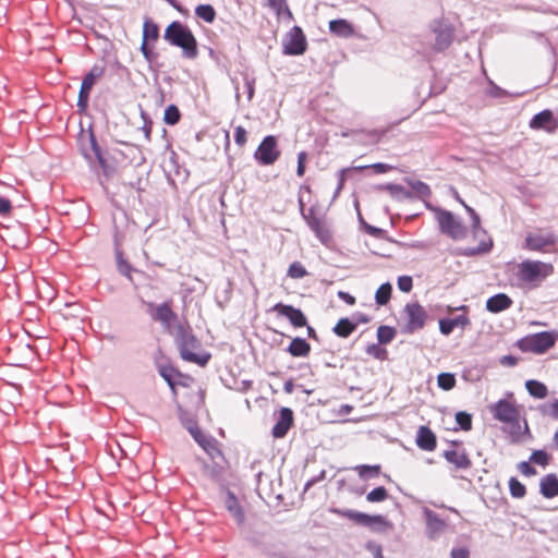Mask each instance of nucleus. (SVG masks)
Wrapping results in <instances>:
<instances>
[{
  "label": "nucleus",
  "instance_id": "f257e3e1",
  "mask_svg": "<svg viewBox=\"0 0 558 558\" xmlns=\"http://www.w3.org/2000/svg\"><path fill=\"white\" fill-rule=\"evenodd\" d=\"M488 410L496 421L506 425L504 430L512 442L520 441L523 435H530L527 422L524 418L523 425L521 424L520 411L513 401L500 399L489 404Z\"/></svg>",
  "mask_w": 558,
  "mask_h": 558
},
{
  "label": "nucleus",
  "instance_id": "f03ea898",
  "mask_svg": "<svg viewBox=\"0 0 558 558\" xmlns=\"http://www.w3.org/2000/svg\"><path fill=\"white\" fill-rule=\"evenodd\" d=\"M172 333L179 348L180 355L184 361L195 363L199 366H205L208 363L210 354L206 352H196V350L201 348V342L193 335L189 325L179 323Z\"/></svg>",
  "mask_w": 558,
  "mask_h": 558
},
{
  "label": "nucleus",
  "instance_id": "7ed1b4c3",
  "mask_svg": "<svg viewBox=\"0 0 558 558\" xmlns=\"http://www.w3.org/2000/svg\"><path fill=\"white\" fill-rule=\"evenodd\" d=\"M165 39L171 45L183 49L187 58H195L197 54V45L192 32L180 22H172L165 32Z\"/></svg>",
  "mask_w": 558,
  "mask_h": 558
},
{
  "label": "nucleus",
  "instance_id": "20e7f679",
  "mask_svg": "<svg viewBox=\"0 0 558 558\" xmlns=\"http://www.w3.org/2000/svg\"><path fill=\"white\" fill-rule=\"evenodd\" d=\"M558 333L554 331H541L527 335L517 342V347L522 352H531L534 354H543L554 347Z\"/></svg>",
  "mask_w": 558,
  "mask_h": 558
},
{
  "label": "nucleus",
  "instance_id": "39448f33",
  "mask_svg": "<svg viewBox=\"0 0 558 558\" xmlns=\"http://www.w3.org/2000/svg\"><path fill=\"white\" fill-rule=\"evenodd\" d=\"M553 270L550 264L539 260H523L518 266V278L524 283H532L546 278Z\"/></svg>",
  "mask_w": 558,
  "mask_h": 558
},
{
  "label": "nucleus",
  "instance_id": "423d86ee",
  "mask_svg": "<svg viewBox=\"0 0 558 558\" xmlns=\"http://www.w3.org/2000/svg\"><path fill=\"white\" fill-rule=\"evenodd\" d=\"M402 314L405 320V324L402 327V332L413 333L414 331L424 328L427 319V313L417 302L405 304Z\"/></svg>",
  "mask_w": 558,
  "mask_h": 558
},
{
  "label": "nucleus",
  "instance_id": "0eeeda50",
  "mask_svg": "<svg viewBox=\"0 0 558 558\" xmlns=\"http://www.w3.org/2000/svg\"><path fill=\"white\" fill-rule=\"evenodd\" d=\"M440 232L453 240L466 236V227L451 211L439 210L437 215Z\"/></svg>",
  "mask_w": 558,
  "mask_h": 558
},
{
  "label": "nucleus",
  "instance_id": "6e6552de",
  "mask_svg": "<svg viewBox=\"0 0 558 558\" xmlns=\"http://www.w3.org/2000/svg\"><path fill=\"white\" fill-rule=\"evenodd\" d=\"M146 306L147 313L151 319L159 322L166 330L172 332L171 328L173 323L178 319V315L172 311L170 303L163 302L156 305L153 302H148Z\"/></svg>",
  "mask_w": 558,
  "mask_h": 558
},
{
  "label": "nucleus",
  "instance_id": "1a4fd4ad",
  "mask_svg": "<svg viewBox=\"0 0 558 558\" xmlns=\"http://www.w3.org/2000/svg\"><path fill=\"white\" fill-rule=\"evenodd\" d=\"M280 151L277 147V138L274 135H267L258 145L254 157L263 166H269L277 161Z\"/></svg>",
  "mask_w": 558,
  "mask_h": 558
},
{
  "label": "nucleus",
  "instance_id": "9d476101",
  "mask_svg": "<svg viewBox=\"0 0 558 558\" xmlns=\"http://www.w3.org/2000/svg\"><path fill=\"white\" fill-rule=\"evenodd\" d=\"M306 50V38L299 26H294L287 35L283 43V53L300 56Z\"/></svg>",
  "mask_w": 558,
  "mask_h": 558
},
{
  "label": "nucleus",
  "instance_id": "9b49d317",
  "mask_svg": "<svg viewBox=\"0 0 558 558\" xmlns=\"http://www.w3.org/2000/svg\"><path fill=\"white\" fill-rule=\"evenodd\" d=\"M102 74V69L94 66L83 78L77 98L80 111H85L88 106L89 93L98 77Z\"/></svg>",
  "mask_w": 558,
  "mask_h": 558
},
{
  "label": "nucleus",
  "instance_id": "f8f14e48",
  "mask_svg": "<svg viewBox=\"0 0 558 558\" xmlns=\"http://www.w3.org/2000/svg\"><path fill=\"white\" fill-rule=\"evenodd\" d=\"M303 219L322 243L326 244L331 239L329 230L325 227L323 219L316 215L314 207H311L307 213H303Z\"/></svg>",
  "mask_w": 558,
  "mask_h": 558
},
{
  "label": "nucleus",
  "instance_id": "ddd939ff",
  "mask_svg": "<svg viewBox=\"0 0 558 558\" xmlns=\"http://www.w3.org/2000/svg\"><path fill=\"white\" fill-rule=\"evenodd\" d=\"M422 512L426 522V535L430 539L439 537V535L446 530V522L433 510L427 507H423Z\"/></svg>",
  "mask_w": 558,
  "mask_h": 558
},
{
  "label": "nucleus",
  "instance_id": "4468645a",
  "mask_svg": "<svg viewBox=\"0 0 558 558\" xmlns=\"http://www.w3.org/2000/svg\"><path fill=\"white\" fill-rule=\"evenodd\" d=\"M272 311L280 316L288 318L291 325L296 328L306 326L307 324L303 312L300 308L293 307L292 305L277 303L274 305Z\"/></svg>",
  "mask_w": 558,
  "mask_h": 558
},
{
  "label": "nucleus",
  "instance_id": "2eb2a0df",
  "mask_svg": "<svg viewBox=\"0 0 558 558\" xmlns=\"http://www.w3.org/2000/svg\"><path fill=\"white\" fill-rule=\"evenodd\" d=\"M530 128L554 132L558 128V117L554 116L549 109H545L532 118Z\"/></svg>",
  "mask_w": 558,
  "mask_h": 558
},
{
  "label": "nucleus",
  "instance_id": "dca6fc26",
  "mask_svg": "<svg viewBox=\"0 0 558 558\" xmlns=\"http://www.w3.org/2000/svg\"><path fill=\"white\" fill-rule=\"evenodd\" d=\"M190 434L195 441L211 457L215 458L221 452L217 447V441L214 437L205 435L198 426L189 427Z\"/></svg>",
  "mask_w": 558,
  "mask_h": 558
},
{
  "label": "nucleus",
  "instance_id": "f3484780",
  "mask_svg": "<svg viewBox=\"0 0 558 558\" xmlns=\"http://www.w3.org/2000/svg\"><path fill=\"white\" fill-rule=\"evenodd\" d=\"M436 26L434 27V32L436 33L435 40V49L438 51H442L447 49L452 41L453 38V28L441 21L435 22Z\"/></svg>",
  "mask_w": 558,
  "mask_h": 558
},
{
  "label": "nucleus",
  "instance_id": "a211bd4d",
  "mask_svg": "<svg viewBox=\"0 0 558 558\" xmlns=\"http://www.w3.org/2000/svg\"><path fill=\"white\" fill-rule=\"evenodd\" d=\"M556 236L550 233H529L525 238V247L531 251H544L545 247L555 244Z\"/></svg>",
  "mask_w": 558,
  "mask_h": 558
},
{
  "label": "nucleus",
  "instance_id": "6ab92c4d",
  "mask_svg": "<svg viewBox=\"0 0 558 558\" xmlns=\"http://www.w3.org/2000/svg\"><path fill=\"white\" fill-rule=\"evenodd\" d=\"M293 423V412L289 408H282L279 417L272 427L271 434L275 438H282L287 435L288 430Z\"/></svg>",
  "mask_w": 558,
  "mask_h": 558
},
{
  "label": "nucleus",
  "instance_id": "aec40b11",
  "mask_svg": "<svg viewBox=\"0 0 558 558\" xmlns=\"http://www.w3.org/2000/svg\"><path fill=\"white\" fill-rule=\"evenodd\" d=\"M335 512L364 526H371L375 523L383 522L381 515H369L354 510H335Z\"/></svg>",
  "mask_w": 558,
  "mask_h": 558
},
{
  "label": "nucleus",
  "instance_id": "412c9836",
  "mask_svg": "<svg viewBox=\"0 0 558 558\" xmlns=\"http://www.w3.org/2000/svg\"><path fill=\"white\" fill-rule=\"evenodd\" d=\"M415 444L422 450L433 451L437 446L436 436L429 427L420 426L416 434Z\"/></svg>",
  "mask_w": 558,
  "mask_h": 558
},
{
  "label": "nucleus",
  "instance_id": "4be33fe9",
  "mask_svg": "<svg viewBox=\"0 0 558 558\" xmlns=\"http://www.w3.org/2000/svg\"><path fill=\"white\" fill-rule=\"evenodd\" d=\"M512 303V300L507 294L498 293L486 301V310L490 313L497 314L508 310Z\"/></svg>",
  "mask_w": 558,
  "mask_h": 558
},
{
  "label": "nucleus",
  "instance_id": "5701e85b",
  "mask_svg": "<svg viewBox=\"0 0 558 558\" xmlns=\"http://www.w3.org/2000/svg\"><path fill=\"white\" fill-rule=\"evenodd\" d=\"M470 324L466 315H458L453 318H442L439 320V330L442 335H450L456 327L465 328Z\"/></svg>",
  "mask_w": 558,
  "mask_h": 558
},
{
  "label": "nucleus",
  "instance_id": "b1692460",
  "mask_svg": "<svg viewBox=\"0 0 558 558\" xmlns=\"http://www.w3.org/2000/svg\"><path fill=\"white\" fill-rule=\"evenodd\" d=\"M445 459L453 464L457 469L466 470L471 466V461L464 449L462 450H446L444 452Z\"/></svg>",
  "mask_w": 558,
  "mask_h": 558
},
{
  "label": "nucleus",
  "instance_id": "393cba45",
  "mask_svg": "<svg viewBox=\"0 0 558 558\" xmlns=\"http://www.w3.org/2000/svg\"><path fill=\"white\" fill-rule=\"evenodd\" d=\"M329 31L331 34L341 38H349L354 34L352 24L343 19L330 21Z\"/></svg>",
  "mask_w": 558,
  "mask_h": 558
},
{
  "label": "nucleus",
  "instance_id": "a878e982",
  "mask_svg": "<svg viewBox=\"0 0 558 558\" xmlns=\"http://www.w3.org/2000/svg\"><path fill=\"white\" fill-rule=\"evenodd\" d=\"M541 494L545 498H554L558 495V477L555 474H547L541 480Z\"/></svg>",
  "mask_w": 558,
  "mask_h": 558
},
{
  "label": "nucleus",
  "instance_id": "bb28decb",
  "mask_svg": "<svg viewBox=\"0 0 558 558\" xmlns=\"http://www.w3.org/2000/svg\"><path fill=\"white\" fill-rule=\"evenodd\" d=\"M287 350L292 356L304 357L310 354L311 345L305 339L296 337L292 339Z\"/></svg>",
  "mask_w": 558,
  "mask_h": 558
},
{
  "label": "nucleus",
  "instance_id": "cd10ccee",
  "mask_svg": "<svg viewBox=\"0 0 558 558\" xmlns=\"http://www.w3.org/2000/svg\"><path fill=\"white\" fill-rule=\"evenodd\" d=\"M407 182L411 187L412 198L426 199L432 195L430 187L425 182L420 180H408Z\"/></svg>",
  "mask_w": 558,
  "mask_h": 558
},
{
  "label": "nucleus",
  "instance_id": "c85d7f7f",
  "mask_svg": "<svg viewBox=\"0 0 558 558\" xmlns=\"http://www.w3.org/2000/svg\"><path fill=\"white\" fill-rule=\"evenodd\" d=\"M226 507L239 524L243 523L244 513H243L242 508L239 505L236 498L231 493H229L227 496Z\"/></svg>",
  "mask_w": 558,
  "mask_h": 558
},
{
  "label": "nucleus",
  "instance_id": "c756f323",
  "mask_svg": "<svg viewBox=\"0 0 558 558\" xmlns=\"http://www.w3.org/2000/svg\"><path fill=\"white\" fill-rule=\"evenodd\" d=\"M525 388L532 397L537 399H544L547 397L548 393L546 385L535 379L526 380Z\"/></svg>",
  "mask_w": 558,
  "mask_h": 558
},
{
  "label": "nucleus",
  "instance_id": "7c9ffc66",
  "mask_svg": "<svg viewBox=\"0 0 558 558\" xmlns=\"http://www.w3.org/2000/svg\"><path fill=\"white\" fill-rule=\"evenodd\" d=\"M384 190L388 191L392 198L397 201L412 199V193L404 189L400 184H387L383 186Z\"/></svg>",
  "mask_w": 558,
  "mask_h": 558
},
{
  "label": "nucleus",
  "instance_id": "2f4dec72",
  "mask_svg": "<svg viewBox=\"0 0 558 558\" xmlns=\"http://www.w3.org/2000/svg\"><path fill=\"white\" fill-rule=\"evenodd\" d=\"M356 328V324L348 318H341L333 327V332L342 338L349 337Z\"/></svg>",
  "mask_w": 558,
  "mask_h": 558
},
{
  "label": "nucleus",
  "instance_id": "473e14b6",
  "mask_svg": "<svg viewBox=\"0 0 558 558\" xmlns=\"http://www.w3.org/2000/svg\"><path fill=\"white\" fill-rule=\"evenodd\" d=\"M195 14L206 23H213L216 17V11L210 4H199L195 8Z\"/></svg>",
  "mask_w": 558,
  "mask_h": 558
},
{
  "label": "nucleus",
  "instance_id": "72a5a7b5",
  "mask_svg": "<svg viewBox=\"0 0 558 558\" xmlns=\"http://www.w3.org/2000/svg\"><path fill=\"white\" fill-rule=\"evenodd\" d=\"M392 287L389 282L383 283L375 293V301L378 305H386L391 296Z\"/></svg>",
  "mask_w": 558,
  "mask_h": 558
},
{
  "label": "nucleus",
  "instance_id": "f704fd0d",
  "mask_svg": "<svg viewBox=\"0 0 558 558\" xmlns=\"http://www.w3.org/2000/svg\"><path fill=\"white\" fill-rule=\"evenodd\" d=\"M466 213L470 215L472 220V232L474 236H478L480 233H485V231L481 228V219L477 213L470 206H468L463 201H460Z\"/></svg>",
  "mask_w": 558,
  "mask_h": 558
},
{
  "label": "nucleus",
  "instance_id": "c9c22d12",
  "mask_svg": "<svg viewBox=\"0 0 558 558\" xmlns=\"http://www.w3.org/2000/svg\"><path fill=\"white\" fill-rule=\"evenodd\" d=\"M396 330L389 326H379L377 329V339L380 344H387L393 340Z\"/></svg>",
  "mask_w": 558,
  "mask_h": 558
},
{
  "label": "nucleus",
  "instance_id": "e433bc0d",
  "mask_svg": "<svg viewBox=\"0 0 558 558\" xmlns=\"http://www.w3.org/2000/svg\"><path fill=\"white\" fill-rule=\"evenodd\" d=\"M181 113L175 105H169L163 114V121L168 125H174L180 121Z\"/></svg>",
  "mask_w": 558,
  "mask_h": 558
},
{
  "label": "nucleus",
  "instance_id": "4c0bfd02",
  "mask_svg": "<svg viewBox=\"0 0 558 558\" xmlns=\"http://www.w3.org/2000/svg\"><path fill=\"white\" fill-rule=\"evenodd\" d=\"M387 498L388 492L384 486L376 487L366 495V500L369 502H380Z\"/></svg>",
  "mask_w": 558,
  "mask_h": 558
},
{
  "label": "nucleus",
  "instance_id": "58836bf2",
  "mask_svg": "<svg viewBox=\"0 0 558 558\" xmlns=\"http://www.w3.org/2000/svg\"><path fill=\"white\" fill-rule=\"evenodd\" d=\"M438 386L444 390H450L456 385V377L451 373H441L437 377Z\"/></svg>",
  "mask_w": 558,
  "mask_h": 558
},
{
  "label": "nucleus",
  "instance_id": "ea45409f",
  "mask_svg": "<svg viewBox=\"0 0 558 558\" xmlns=\"http://www.w3.org/2000/svg\"><path fill=\"white\" fill-rule=\"evenodd\" d=\"M510 494L514 498H522L526 494L525 486L520 483L515 477L509 480Z\"/></svg>",
  "mask_w": 558,
  "mask_h": 558
},
{
  "label": "nucleus",
  "instance_id": "a19ab883",
  "mask_svg": "<svg viewBox=\"0 0 558 558\" xmlns=\"http://www.w3.org/2000/svg\"><path fill=\"white\" fill-rule=\"evenodd\" d=\"M543 415H549L558 421V399H554L549 404H542L538 407Z\"/></svg>",
  "mask_w": 558,
  "mask_h": 558
},
{
  "label": "nucleus",
  "instance_id": "79ce46f5",
  "mask_svg": "<svg viewBox=\"0 0 558 558\" xmlns=\"http://www.w3.org/2000/svg\"><path fill=\"white\" fill-rule=\"evenodd\" d=\"M287 274L290 278L301 279L306 276L307 271L300 262H294L289 266Z\"/></svg>",
  "mask_w": 558,
  "mask_h": 558
},
{
  "label": "nucleus",
  "instance_id": "37998d69",
  "mask_svg": "<svg viewBox=\"0 0 558 558\" xmlns=\"http://www.w3.org/2000/svg\"><path fill=\"white\" fill-rule=\"evenodd\" d=\"M366 353L380 361L386 360L388 354L387 350L381 348L379 343L368 344L366 348Z\"/></svg>",
  "mask_w": 558,
  "mask_h": 558
},
{
  "label": "nucleus",
  "instance_id": "c03bdc74",
  "mask_svg": "<svg viewBox=\"0 0 558 558\" xmlns=\"http://www.w3.org/2000/svg\"><path fill=\"white\" fill-rule=\"evenodd\" d=\"M456 422L463 430H470L472 428V416L466 412H458L456 414Z\"/></svg>",
  "mask_w": 558,
  "mask_h": 558
},
{
  "label": "nucleus",
  "instance_id": "a18cd8bd",
  "mask_svg": "<svg viewBox=\"0 0 558 558\" xmlns=\"http://www.w3.org/2000/svg\"><path fill=\"white\" fill-rule=\"evenodd\" d=\"M160 376L168 383V385L173 388L174 386V378L178 375L177 369H174L171 366H162L159 369Z\"/></svg>",
  "mask_w": 558,
  "mask_h": 558
},
{
  "label": "nucleus",
  "instance_id": "49530a36",
  "mask_svg": "<svg viewBox=\"0 0 558 558\" xmlns=\"http://www.w3.org/2000/svg\"><path fill=\"white\" fill-rule=\"evenodd\" d=\"M158 37V27L149 22H145L144 24V39H157Z\"/></svg>",
  "mask_w": 558,
  "mask_h": 558
},
{
  "label": "nucleus",
  "instance_id": "de8ad7c7",
  "mask_svg": "<svg viewBox=\"0 0 558 558\" xmlns=\"http://www.w3.org/2000/svg\"><path fill=\"white\" fill-rule=\"evenodd\" d=\"M534 463L545 466L548 463V454L544 450H535L530 458Z\"/></svg>",
  "mask_w": 558,
  "mask_h": 558
},
{
  "label": "nucleus",
  "instance_id": "09e8293b",
  "mask_svg": "<svg viewBox=\"0 0 558 558\" xmlns=\"http://www.w3.org/2000/svg\"><path fill=\"white\" fill-rule=\"evenodd\" d=\"M398 288L402 292H410L413 287V280L410 276H400L398 278Z\"/></svg>",
  "mask_w": 558,
  "mask_h": 558
},
{
  "label": "nucleus",
  "instance_id": "8fccbe9b",
  "mask_svg": "<svg viewBox=\"0 0 558 558\" xmlns=\"http://www.w3.org/2000/svg\"><path fill=\"white\" fill-rule=\"evenodd\" d=\"M492 246H493V242L490 239H488L487 241H481L480 245L475 248H471L468 254L476 255L480 253H487L490 251Z\"/></svg>",
  "mask_w": 558,
  "mask_h": 558
},
{
  "label": "nucleus",
  "instance_id": "3c124183",
  "mask_svg": "<svg viewBox=\"0 0 558 558\" xmlns=\"http://www.w3.org/2000/svg\"><path fill=\"white\" fill-rule=\"evenodd\" d=\"M379 465H361L359 468V474L361 477H368L379 473Z\"/></svg>",
  "mask_w": 558,
  "mask_h": 558
},
{
  "label": "nucleus",
  "instance_id": "603ef678",
  "mask_svg": "<svg viewBox=\"0 0 558 558\" xmlns=\"http://www.w3.org/2000/svg\"><path fill=\"white\" fill-rule=\"evenodd\" d=\"M90 141H92L93 150L95 153V156H96L98 162L102 167L104 171L107 172L106 160L104 159L101 150H100L99 146L97 145L96 140L94 138V136H92Z\"/></svg>",
  "mask_w": 558,
  "mask_h": 558
},
{
  "label": "nucleus",
  "instance_id": "864d4df0",
  "mask_svg": "<svg viewBox=\"0 0 558 558\" xmlns=\"http://www.w3.org/2000/svg\"><path fill=\"white\" fill-rule=\"evenodd\" d=\"M246 130L243 126H236L234 130V142L239 146H243L246 143Z\"/></svg>",
  "mask_w": 558,
  "mask_h": 558
},
{
  "label": "nucleus",
  "instance_id": "5fc2aeb1",
  "mask_svg": "<svg viewBox=\"0 0 558 558\" xmlns=\"http://www.w3.org/2000/svg\"><path fill=\"white\" fill-rule=\"evenodd\" d=\"M244 85H245L246 93H247V99L252 100L254 93H255V78L245 74L244 75Z\"/></svg>",
  "mask_w": 558,
  "mask_h": 558
},
{
  "label": "nucleus",
  "instance_id": "6e6d98bb",
  "mask_svg": "<svg viewBox=\"0 0 558 558\" xmlns=\"http://www.w3.org/2000/svg\"><path fill=\"white\" fill-rule=\"evenodd\" d=\"M486 95L495 98H499L506 95V90L495 85L492 81L489 82V87L486 90Z\"/></svg>",
  "mask_w": 558,
  "mask_h": 558
},
{
  "label": "nucleus",
  "instance_id": "4d7b16f0",
  "mask_svg": "<svg viewBox=\"0 0 558 558\" xmlns=\"http://www.w3.org/2000/svg\"><path fill=\"white\" fill-rule=\"evenodd\" d=\"M307 158V154L305 151H300L298 154V168H296V174L299 177H303L305 173V160Z\"/></svg>",
  "mask_w": 558,
  "mask_h": 558
},
{
  "label": "nucleus",
  "instance_id": "13d9d810",
  "mask_svg": "<svg viewBox=\"0 0 558 558\" xmlns=\"http://www.w3.org/2000/svg\"><path fill=\"white\" fill-rule=\"evenodd\" d=\"M518 469L525 476H533L536 474V470L527 461L520 462L518 464Z\"/></svg>",
  "mask_w": 558,
  "mask_h": 558
},
{
  "label": "nucleus",
  "instance_id": "bf43d9fd",
  "mask_svg": "<svg viewBox=\"0 0 558 558\" xmlns=\"http://www.w3.org/2000/svg\"><path fill=\"white\" fill-rule=\"evenodd\" d=\"M274 12L279 19H288L289 21L293 20V14L287 4V0L284 1V4L280 7L279 10H275Z\"/></svg>",
  "mask_w": 558,
  "mask_h": 558
},
{
  "label": "nucleus",
  "instance_id": "052dcab7",
  "mask_svg": "<svg viewBox=\"0 0 558 558\" xmlns=\"http://www.w3.org/2000/svg\"><path fill=\"white\" fill-rule=\"evenodd\" d=\"M12 210V204L10 199L0 196V216H7Z\"/></svg>",
  "mask_w": 558,
  "mask_h": 558
},
{
  "label": "nucleus",
  "instance_id": "680f3d73",
  "mask_svg": "<svg viewBox=\"0 0 558 558\" xmlns=\"http://www.w3.org/2000/svg\"><path fill=\"white\" fill-rule=\"evenodd\" d=\"M451 558H469L470 553L466 548H453L450 553Z\"/></svg>",
  "mask_w": 558,
  "mask_h": 558
},
{
  "label": "nucleus",
  "instance_id": "e2e57ef3",
  "mask_svg": "<svg viewBox=\"0 0 558 558\" xmlns=\"http://www.w3.org/2000/svg\"><path fill=\"white\" fill-rule=\"evenodd\" d=\"M118 268H119V271L125 276V277H131V271H132V267L129 263H126L125 260H119L118 263Z\"/></svg>",
  "mask_w": 558,
  "mask_h": 558
},
{
  "label": "nucleus",
  "instance_id": "0e129e2a",
  "mask_svg": "<svg viewBox=\"0 0 558 558\" xmlns=\"http://www.w3.org/2000/svg\"><path fill=\"white\" fill-rule=\"evenodd\" d=\"M369 167L373 168L377 173H386L393 168L392 166L383 162H377Z\"/></svg>",
  "mask_w": 558,
  "mask_h": 558
},
{
  "label": "nucleus",
  "instance_id": "69168bd1",
  "mask_svg": "<svg viewBox=\"0 0 558 558\" xmlns=\"http://www.w3.org/2000/svg\"><path fill=\"white\" fill-rule=\"evenodd\" d=\"M365 230L368 234L375 235V236H379L384 233V231L381 229L374 227V226H369V225H367L365 227Z\"/></svg>",
  "mask_w": 558,
  "mask_h": 558
},
{
  "label": "nucleus",
  "instance_id": "338daca9",
  "mask_svg": "<svg viewBox=\"0 0 558 558\" xmlns=\"http://www.w3.org/2000/svg\"><path fill=\"white\" fill-rule=\"evenodd\" d=\"M286 0H267V5L272 10H279L284 4Z\"/></svg>",
  "mask_w": 558,
  "mask_h": 558
},
{
  "label": "nucleus",
  "instance_id": "774afa93",
  "mask_svg": "<svg viewBox=\"0 0 558 558\" xmlns=\"http://www.w3.org/2000/svg\"><path fill=\"white\" fill-rule=\"evenodd\" d=\"M501 363L504 365L514 366L517 364V359L512 355H505L501 359Z\"/></svg>",
  "mask_w": 558,
  "mask_h": 558
}]
</instances>
